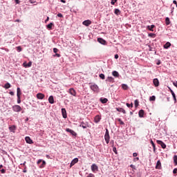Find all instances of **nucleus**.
<instances>
[{
    "label": "nucleus",
    "mask_w": 177,
    "mask_h": 177,
    "mask_svg": "<svg viewBox=\"0 0 177 177\" xmlns=\"http://www.w3.org/2000/svg\"><path fill=\"white\" fill-rule=\"evenodd\" d=\"M104 140H105L106 145H109V143L110 142V134L109 133V129H106Z\"/></svg>",
    "instance_id": "f257e3e1"
},
{
    "label": "nucleus",
    "mask_w": 177,
    "mask_h": 177,
    "mask_svg": "<svg viewBox=\"0 0 177 177\" xmlns=\"http://www.w3.org/2000/svg\"><path fill=\"white\" fill-rule=\"evenodd\" d=\"M12 110L15 113H20V111H21V110H23V109H21V106H20V105H14L12 106Z\"/></svg>",
    "instance_id": "f03ea898"
},
{
    "label": "nucleus",
    "mask_w": 177,
    "mask_h": 177,
    "mask_svg": "<svg viewBox=\"0 0 177 177\" xmlns=\"http://www.w3.org/2000/svg\"><path fill=\"white\" fill-rule=\"evenodd\" d=\"M90 88L91 91H93V92H99V86H97V85L95 84H91Z\"/></svg>",
    "instance_id": "7ed1b4c3"
},
{
    "label": "nucleus",
    "mask_w": 177,
    "mask_h": 177,
    "mask_svg": "<svg viewBox=\"0 0 177 177\" xmlns=\"http://www.w3.org/2000/svg\"><path fill=\"white\" fill-rule=\"evenodd\" d=\"M91 171H93V172H96V171H99V167H97V165H96V164H93L92 165H91Z\"/></svg>",
    "instance_id": "20e7f679"
},
{
    "label": "nucleus",
    "mask_w": 177,
    "mask_h": 177,
    "mask_svg": "<svg viewBox=\"0 0 177 177\" xmlns=\"http://www.w3.org/2000/svg\"><path fill=\"white\" fill-rule=\"evenodd\" d=\"M83 26H86V27H88V26H91L92 24V21L89 19L85 20L82 22Z\"/></svg>",
    "instance_id": "39448f33"
},
{
    "label": "nucleus",
    "mask_w": 177,
    "mask_h": 177,
    "mask_svg": "<svg viewBox=\"0 0 177 177\" xmlns=\"http://www.w3.org/2000/svg\"><path fill=\"white\" fill-rule=\"evenodd\" d=\"M68 92H69L70 95H72V96L77 95V92L75 91V90L73 88H69Z\"/></svg>",
    "instance_id": "423d86ee"
},
{
    "label": "nucleus",
    "mask_w": 177,
    "mask_h": 177,
    "mask_svg": "<svg viewBox=\"0 0 177 177\" xmlns=\"http://www.w3.org/2000/svg\"><path fill=\"white\" fill-rule=\"evenodd\" d=\"M156 142L158 143V145H160L162 147V149H165L167 147V145H165V143H164V142L161 141V140H156Z\"/></svg>",
    "instance_id": "0eeeda50"
},
{
    "label": "nucleus",
    "mask_w": 177,
    "mask_h": 177,
    "mask_svg": "<svg viewBox=\"0 0 177 177\" xmlns=\"http://www.w3.org/2000/svg\"><path fill=\"white\" fill-rule=\"evenodd\" d=\"M80 127H82L84 129H86L89 125H88V122H82Z\"/></svg>",
    "instance_id": "6e6552de"
},
{
    "label": "nucleus",
    "mask_w": 177,
    "mask_h": 177,
    "mask_svg": "<svg viewBox=\"0 0 177 177\" xmlns=\"http://www.w3.org/2000/svg\"><path fill=\"white\" fill-rule=\"evenodd\" d=\"M62 113L63 118H67V111H66V109H62Z\"/></svg>",
    "instance_id": "1a4fd4ad"
},
{
    "label": "nucleus",
    "mask_w": 177,
    "mask_h": 177,
    "mask_svg": "<svg viewBox=\"0 0 177 177\" xmlns=\"http://www.w3.org/2000/svg\"><path fill=\"white\" fill-rule=\"evenodd\" d=\"M100 120H102V118L100 117V115H97L95 118H94V122L97 124V122H100Z\"/></svg>",
    "instance_id": "9d476101"
},
{
    "label": "nucleus",
    "mask_w": 177,
    "mask_h": 177,
    "mask_svg": "<svg viewBox=\"0 0 177 177\" xmlns=\"http://www.w3.org/2000/svg\"><path fill=\"white\" fill-rule=\"evenodd\" d=\"M66 132H69V133H71L73 136H77V133H75V131H74L73 130L70 129H66Z\"/></svg>",
    "instance_id": "9b49d317"
},
{
    "label": "nucleus",
    "mask_w": 177,
    "mask_h": 177,
    "mask_svg": "<svg viewBox=\"0 0 177 177\" xmlns=\"http://www.w3.org/2000/svg\"><path fill=\"white\" fill-rule=\"evenodd\" d=\"M77 162H78V158H74L71 162V165H70V167H73V165H75V164H77Z\"/></svg>",
    "instance_id": "f8f14e48"
},
{
    "label": "nucleus",
    "mask_w": 177,
    "mask_h": 177,
    "mask_svg": "<svg viewBox=\"0 0 177 177\" xmlns=\"http://www.w3.org/2000/svg\"><path fill=\"white\" fill-rule=\"evenodd\" d=\"M37 97L41 100H42V99H44L45 97V95L41 93H39L37 94Z\"/></svg>",
    "instance_id": "ddd939ff"
},
{
    "label": "nucleus",
    "mask_w": 177,
    "mask_h": 177,
    "mask_svg": "<svg viewBox=\"0 0 177 177\" xmlns=\"http://www.w3.org/2000/svg\"><path fill=\"white\" fill-rule=\"evenodd\" d=\"M23 66L26 68H27V67H31V66H32V62H29L28 64H27V62H24Z\"/></svg>",
    "instance_id": "4468645a"
},
{
    "label": "nucleus",
    "mask_w": 177,
    "mask_h": 177,
    "mask_svg": "<svg viewBox=\"0 0 177 177\" xmlns=\"http://www.w3.org/2000/svg\"><path fill=\"white\" fill-rule=\"evenodd\" d=\"M25 140H26V143H28L29 145H32V143H33L32 140H31V138L30 137H26Z\"/></svg>",
    "instance_id": "2eb2a0df"
},
{
    "label": "nucleus",
    "mask_w": 177,
    "mask_h": 177,
    "mask_svg": "<svg viewBox=\"0 0 177 177\" xmlns=\"http://www.w3.org/2000/svg\"><path fill=\"white\" fill-rule=\"evenodd\" d=\"M138 115H139L140 118H143V117L145 115V111L142 109L140 110L138 112Z\"/></svg>",
    "instance_id": "dca6fc26"
},
{
    "label": "nucleus",
    "mask_w": 177,
    "mask_h": 177,
    "mask_svg": "<svg viewBox=\"0 0 177 177\" xmlns=\"http://www.w3.org/2000/svg\"><path fill=\"white\" fill-rule=\"evenodd\" d=\"M153 85L155 86H158L160 85V82L158 81V79H157V78L153 79Z\"/></svg>",
    "instance_id": "f3484780"
},
{
    "label": "nucleus",
    "mask_w": 177,
    "mask_h": 177,
    "mask_svg": "<svg viewBox=\"0 0 177 177\" xmlns=\"http://www.w3.org/2000/svg\"><path fill=\"white\" fill-rule=\"evenodd\" d=\"M172 96H173V98H174V102H176V95H175V93L174 92V91H172V89H171V87H168Z\"/></svg>",
    "instance_id": "a211bd4d"
},
{
    "label": "nucleus",
    "mask_w": 177,
    "mask_h": 177,
    "mask_svg": "<svg viewBox=\"0 0 177 177\" xmlns=\"http://www.w3.org/2000/svg\"><path fill=\"white\" fill-rule=\"evenodd\" d=\"M117 111L119 113H123V114H127V111L123 108H116Z\"/></svg>",
    "instance_id": "6ab92c4d"
},
{
    "label": "nucleus",
    "mask_w": 177,
    "mask_h": 177,
    "mask_svg": "<svg viewBox=\"0 0 177 177\" xmlns=\"http://www.w3.org/2000/svg\"><path fill=\"white\" fill-rule=\"evenodd\" d=\"M156 169H161V161L158 160L156 165Z\"/></svg>",
    "instance_id": "aec40b11"
},
{
    "label": "nucleus",
    "mask_w": 177,
    "mask_h": 177,
    "mask_svg": "<svg viewBox=\"0 0 177 177\" xmlns=\"http://www.w3.org/2000/svg\"><path fill=\"white\" fill-rule=\"evenodd\" d=\"M97 41L102 45H106V40L103 39L102 38H98Z\"/></svg>",
    "instance_id": "412c9836"
},
{
    "label": "nucleus",
    "mask_w": 177,
    "mask_h": 177,
    "mask_svg": "<svg viewBox=\"0 0 177 177\" xmlns=\"http://www.w3.org/2000/svg\"><path fill=\"white\" fill-rule=\"evenodd\" d=\"M48 102L50 104H53V103H55V99L53 98V95H50L48 97Z\"/></svg>",
    "instance_id": "4be33fe9"
},
{
    "label": "nucleus",
    "mask_w": 177,
    "mask_h": 177,
    "mask_svg": "<svg viewBox=\"0 0 177 177\" xmlns=\"http://www.w3.org/2000/svg\"><path fill=\"white\" fill-rule=\"evenodd\" d=\"M17 97H20V96H21V91L19 87L17 88Z\"/></svg>",
    "instance_id": "5701e85b"
},
{
    "label": "nucleus",
    "mask_w": 177,
    "mask_h": 177,
    "mask_svg": "<svg viewBox=\"0 0 177 177\" xmlns=\"http://www.w3.org/2000/svg\"><path fill=\"white\" fill-rule=\"evenodd\" d=\"M9 129H10V132L15 133V131H16V126L12 125L11 127H10Z\"/></svg>",
    "instance_id": "b1692460"
},
{
    "label": "nucleus",
    "mask_w": 177,
    "mask_h": 177,
    "mask_svg": "<svg viewBox=\"0 0 177 177\" xmlns=\"http://www.w3.org/2000/svg\"><path fill=\"white\" fill-rule=\"evenodd\" d=\"M112 75L115 77H120V73H118L116 71L112 72Z\"/></svg>",
    "instance_id": "393cba45"
},
{
    "label": "nucleus",
    "mask_w": 177,
    "mask_h": 177,
    "mask_svg": "<svg viewBox=\"0 0 177 177\" xmlns=\"http://www.w3.org/2000/svg\"><path fill=\"white\" fill-rule=\"evenodd\" d=\"M169 46H171V43H170V42H167V43L164 45V48H165V49H168V48H169Z\"/></svg>",
    "instance_id": "a878e982"
},
{
    "label": "nucleus",
    "mask_w": 177,
    "mask_h": 177,
    "mask_svg": "<svg viewBox=\"0 0 177 177\" xmlns=\"http://www.w3.org/2000/svg\"><path fill=\"white\" fill-rule=\"evenodd\" d=\"M106 81H109V82H114V77H108Z\"/></svg>",
    "instance_id": "bb28decb"
},
{
    "label": "nucleus",
    "mask_w": 177,
    "mask_h": 177,
    "mask_svg": "<svg viewBox=\"0 0 177 177\" xmlns=\"http://www.w3.org/2000/svg\"><path fill=\"white\" fill-rule=\"evenodd\" d=\"M154 27H156L154 25H151V26H148L147 28H148V30H149V31H154V30H153V28H154Z\"/></svg>",
    "instance_id": "cd10ccee"
},
{
    "label": "nucleus",
    "mask_w": 177,
    "mask_h": 177,
    "mask_svg": "<svg viewBox=\"0 0 177 177\" xmlns=\"http://www.w3.org/2000/svg\"><path fill=\"white\" fill-rule=\"evenodd\" d=\"M114 13L115 15H117V16H118L119 15H121V11H120L119 9H115V11H114Z\"/></svg>",
    "instance_id": "c85d7f7f"
},
{
    "label": "nucleus",
    "mask_w": 177,
    "mask_h": 177,
    "mask_svg": "<svg viewBox=\"0 0 177 177\" xmlns=\"http://www.w3.org/2000/svg\"><path fill=\"white\" fill-rule=\"evenodd\" d=\"M165 23H166L167 26H169V24H171V21H169V17H166Z\"/></svg>",
    "instance_id": "c756f323"
},
{
    "label": "nucleus",
    "mask_w": 177,
    "mask_h": 177,
    "mask_svg": "<svg viewBox=\"0 0 177 177\" xmlns=\"http://www.w3.org/2000/svg\"><path fill=\"white\" fill-rule=\"evenodd\" d=\"M173 160H174V165H177V156L176 155L174 156Z\"/></svg>",
    "instance_id": "7c9ffc66"
},
{
    "label": "nucleus",
    "mask_w": 177,
    "mask_h": 177,
    "mask_svg": "<svg viewBox=\"0 0 177 177\" xmlns=\"http://www.w3.org/2000/svg\"><path fill=\"white\" fill-rule=\"evenodd\" d=\"M100 102L103 104L106 103V102H109V100L107 98H100Z\"/></svg>",
    "instance_id": "2f4dec72"
},
{
    "label": "nucleus",
    "mask_w": 177,
    "mask_h": 177,
    "mask_svg": "<svg viewBox=\"0 0 177 177\" xmlns=\"http://www.w3.org/2000/svg\"><path fill=\"white\" fill-rule=\"evenodd\" d=\"M151 145H152L153 151H156V144H154V142H153V140H151Z\"/></svg>",
    "instance_id": "473e14b6"
},
{
    "label": "nucleus",
    "mask_w": 177,
    "mask_h": 177,
    "mask_svg": "<svg viewBox=\"0 0 177 177\" xmlns=\"http://www.w3.org/2000/svg\"><path fill=\"white\" fill-rule=\"evenodd\" d=\"M53 26V23H50L48 25H47V28H48V30H52Z\"/></svg>",
    "instance_id": "72a5a7b5"
},
{
    "label": "nucleus",
    "mask_w": 177,
    "mask_h": 177,
    "mask_svg": "<svg viewBox=\"0 0 177 177\" xmlns=\"http://www.w3.org/2000/svg\"><path fill=\"white\" fill-rule=\"evenodd\" d=\"M117 120L120 122V125H125V123L121 120V118H118Z\"/></svg>",
    "instance_id": "f704fd0d"
},
{
    "label": "nucleus",
    "mask_w": 177,
    "mask_h": 177,
    "mask_svg": "<svg viewBox=\"0 0 177 177\" xmlns=\"http://www.w3.org/2000/svg\"><path fill=\"white\" fill-rule=\"evenodd\" d=\"M11 85L9 83H6L4 86V88L6 89H9V88H10Z\"/></svg>",
    "instance_id": "c9c22d12"
},
{
    "label": "nucleus",
    "mask_w": 177,
    "mask_h": 177,
    "mask_svg": "<svg viewBox=\"0 0 177 177\" xmlns=\"http://www.w3.org/2000/svg\"><path fill=\"white\" fill-rule=\"evenodd\" d=\"M42 164L40 166V168H44L46 165V162L45 160L41 161Z\"/></svg>",
    "instance_id": "e433bc0d"
},
{
    "label": "nucleus",
    "mask_w": 177,
    "mask_h": 177,
    "mask_svg": "<svg viewBox=\"0 0 177 177\" xmlns=\"http://www.w3.org/2000/svg\"><path fill=\"white\" fill-rule=\"evenodd\" d=\"M122 89H124V91H127V89H128V86L127 84H122Z\"/></svg>",
    "instance_id": "4c0bfd02"
},
{
    "label": "nucleus",
    "mask_w": 177,
    "mask_h": 177,
    "mask_svg": "<svg viewBox=\"0 0 177 177\" xmlns=\"http://www.w3.org/2000/svg\"><path fill=\"white\" fill-rule=\"evenodd\" d=\"M149 100H150V102H154V100H156V96L153 95V96L150 97Z\"/></svg>",
    "instance_id": "58836bf2"
},
{
    "label": "nucleus",
    "mask_w": 177,
    "mask_h": 177,
    "mask_svg": "<svg viewBox=\"0 0 177 177\" xmlns=\"http://www.w3.org/2000/svg\"><path fill=\"white\" fill-rule=\"evenodd\" d=\"M134 104H135V107H138V106H139V100H136L134 101Z\"/></svg>",
    "instance_id": "ea45409f"
},
{
    "label": "nucleus",
    "mask_w": 177,
    "mask_h": 177,
    "mask_svg": "<svg viewBox=\"0 0 177 177\" xmlns=\"http://www.w3.org/2000/svg\"><path fill=\"white\" fill-rule=\"evenodd\" d=\"M126 106H127V107H133V103H131V104H129V103H127L126 104Z\"/></svg>",
    "instance_id": "a19ab883"
},
{
    "label": "nucleus",
    "mask_w": 177,
    "mask_h": 177,
    "mask_svg": "<svg viewBox=\"0 0 177 177\" xmlns=\"http://www.w3.org/2000/svg\"><path fill=\"white\" fill-rule=\"evenodd\" d=\"M100 78H101V80H104L105 78L104 74H102V73L100 74Z\"/></svg>",
    "instance_id": "79ce46f5"
},
{
    "label": "nucleus",
    "mask_w": 177,
    "mask_h": 177,
    "mask_svg": "<svg viewBox=\"0 0 177 177\" xmlns=\"http://www.w3.org/2000/svg\"><path fill=\"white\" fill-rule=\"evenodd\" d=\"M53 52H54V53H57L59 52V49H57L56 48H53Z\"/></svg>",
    "instance_id": "37998d69"
},
{
    "label": "nucleus",
    "mask_w": 177,
    "mask_h": 177,
    "mask_svg": "<svg viewBox=\"0 0 177 177\" xmlns=\"http://www.w3.org/2000/svg\"><path fill=\"white\" fill-rule=\"evenodd\" d=\"M17 103L20 104L21 103V100H20V97H17Z\"/></svg>",
    "instance_id": "c03bdc74"
},
{
    "label": "nucleus",
    "mask_w": 177,
    "mask_h": 177,
    "mask_svg": "<svg viewBox=\"0 0 177 177\" xmlns=\"http://www.w3.org/2000/svg\"><path fill=\"white\" fill-rule=\"evenodd\" d=\"M86 177H95V174L90 173Z\"/></svg>",
    "instance_id": "a18cd8bd"
},
{
    "label": "nucleus",
    "mask_w": 177,
    "mask_h": 177,
    "mask_svg": "<svg viewBox=\"0 0 177 177\" xmlns=\"http://www.w3.org/2000/svg\"><path fill=\"white\" fill-rule=\"evenodd\" d=\"M0 172H1V174H5L6 172V170H5V169H1L0 170Z\"/></svg>",
    "instance_id": "49530a36"
},
{
    "label": "nucleus",
    "mask_w": 177,
    "mask_h": 177,
    "mask_svg": "<svg viewBox=\"0 0 177 177\" xmlns=\"http://www.w3.org/2000/svg\"><path fill=\"white\" fill-rule=\"evenodd\" d=\"M17 52H21V47L20 46L17 47Z\"/></svg>",
    "instance_id": "de8ad7c7"
},
{
    "label": "nucleus",
    "mask_w": 177,
    "mask_h": 177,
    "mask_svg": "<svg viewBox=\"0 0 177 177\" xmlns=\"http://www.w3.org/2000/svg\"><path fill=\"white\" fill-rule=\"evenodd\" d=\"M116 1H117V0H111V5H115Z\"/></svg>",
    "instance_id": "09e8293b"
},
{
    "label": "nucleus",
    "mask_w": 177,
    "mask_h": 177,
    "mask_svg": "<svg viewBox=\"0 0 177 177\" xmlns=\"http://www.w3.org/2000/svg\"><path fill=\"white\" fill-rule=\"evenodd\" d=\"M113 153H114L115 154H117V148L113 147Z\"/></svg>",
    "instance_id": "8fccbe9b"
},
{
    "label": "nucleus",
    "mask_w": 177,
    "mask_h": 177,
    "mask_svg": "<svg viewBox=\"0 0 177 177\" xmlns=\"http://www.w3.org/2000/svg\"><path fill=\"white\" fill-rule=\"evenodd\" d=\"M57 17H63V15L62 13H58Z\"/></svg>",
    "instance_id": "3c124183"
},
{
    "label": "nucleus",
    "mask_w": 177,
    "mask_h": 177,
    "mask_svg": "<svg viewBox=\"0 0 177 177\" xmlns=\"http://www.w3.org/2000/svg\"><path fill=\"white\" fill-rule=\"evenodd\" d=\"M173 174H177V169H174V170H173Z\"/></svg>",
    "instance_id": "603ef678"
},
{
    "label": "nucleus",
    "mask_w": 177,
    "mask_h": 177,
    "mask_svg": "<svg viewBox=\"0 0 177 177\" xmlns=\"http://www.w3.org/2000/svg\"><path fill=\"white\" fill-rule=\"evenodd\" d=\"M9 93L11 95V96H15V92L10 91Z\"/></svg>",
    "instance_id": "864d4df0"
},
{
    "label": "nucleus",
    "mask_w": 177,
    "mask_h": 177,
    "mask_svg": "<svg viewBox=\"0 0 177 177\" xmlns=\"http://www.w3.org/2000/svg\"><path fill=\"white\" fill-rule=\"evenodd\" d=\"M173 85L177 88V82H174Z\"/></svg>",
    "instance_id": "5fc2aeb1"
},
{
    "label": "nucleus",
    "mask_w": 177,
    "mask_h": 177,
    "mask_svg": "<svg viewBox=\"0 0 177 177\" xmlns=\"http://www.w3.org/2000/svg\"><path fill=\"white\" fill-rule=\"evenodd\" d=\"M133 157H138V153H133Z\"/></svg>",
    "instance_id": "6e6d98bb"
},
{
    "label": "nucleus",
    "mask_w": 177,
    "mask_h": 177,
    "mask_svg": "<svg viewBox=\"0 0 177 177\" xmlns=\"http://www.w3.org/2000/svg\"><path fill=\"white\" fill-rule=\"evenodd\" d=\"M154 34L153 33H149V37H154Z\"/></svg>",
    "instance_id": "4d7b16f0"
},
{
    "label": "nucleus",
    "mask_w": 177,
    "mask_h": 177,
    "mask_svg": "<svg viewBox=\"0 0 177 177\" xmlns=\"http://www.w3.org/2000/svg\"><path fill=\"white\" fill-rule=\"evenodd\" d=\"M42 161H43V160H41V159H40V160H39L37 161V164H38V165H39L40 163H41V162H42Z\"/></svg>",
    "instance_id": "13d9d810"
},
{
    "label": "nucleus",
    "mask_w": 177,
    "mask_h": 177,
    "mask_svg": "<svg viewBox=\"0 0 177 177\" xmlns=\"http://www.w3.org/2000/svg\"><path fill=\"white\" fill-rule=\"evenodd\" d=\"M55 56H56L57 57H60V54L55 53Z\"/></svg>",
    "instance_id": "bf43d9fd"
},
{
    "label": "nucleus",
    "mask_w": 177,
    "mask_h": 177,
    "mask_svg": "<svg viewBox=\"0 0 177 177\" xmlns=\"http://www.w3.org/2000/svg\"><path fill=\"white\" fill-rule=\"evenodd\" d=\"M173 3H174V5H176H176H177V2H176V0H174V1H173Z\"/></svg>",
    "instance_id": "052dcab7"
},
{
    "label": "nucleus",
    "mask_w": 177,
    "mask_h": 177,
    "mask_svg": "<svg viewBox=\"0 0 177 177\" xmlns=\"http://www.w3.org/2000/svg\"><path fill=\"white\" fill-rule=\"evenodd\" d=\"M119 56L118 54L115 55V59H118Z\"/></svg>",
    "instance_id": "680f3d73"
},
{
    "label": "nucleus",
    "mask_w": 177,
    "mask_h": 177,
    "mask_svg": "<svg viewBox=\"0 0 177 177\" xmlns=\"http://www.w3.org/2000/svg\"><path fill=\"white\" fill-rule=\"evenodd\" d=\"M134 161H139V158H135Z\"/></svg>",
    "instance_id": "e2e57ef3"
},
{
    "label": "nucleus",
    "mask_w": 177,
    "mask_h": 177,
    "mask_svg": "<svg viewBox=\"0 0 177 177\" xmlns=\"http://www.w3.org/2000/svg\"><path fill=\"white\" fill-rule=\"evenodd\" d=\"M15 1L17 3H20V1H19V0H15Z\"/></svg>",
    "instance_id": "0e129e2a"
},
{
    "label": "nucleus",
    "mask_w": 177,
    "mask_h": 177,
    "mask_svg": "<svg viewBox=\"0 0 177 177\" xmlns=\"http://www.w3.org/2000/svg\"><path fill=\"white\" fill-rule=\"evenodd\" d=\"M2 49H3L4 50H6V52H9V49H8V48H2Z\"/></svg>",
    "instance_id": "69168bd1"
},
{
    "label": "nucleus",
    "mask_w": 177,
    "mask_h": 177,
    "mask_svg": "<svg viewBox=\"0 0 177 177\" xmlns=\"http://www.w3.org/2000/svg\"><path fill=\"white\" fill-rule=\"evenodd\" d=\"M61 2H62V3H66V1L65 0H61Z\"/></svg>",
    "instance_id": "338daca9"
},
{
    "label": "nucleus",
    "mask_w": 177,
    "mask_h": 177,
    "mask_svg": "<svg viewBox=\"0 0 177 177\" xmlns=\"http://www.w3.org/2000/svg\"><path fill=\"white\" fill-rule=\"evenodd\" d=\"M23 172H24V173L27 172V170L26 169V167H25L24 170L23 171Z\"/></svg>",
    "instance_id": "774afa93"
}]
</instances>
